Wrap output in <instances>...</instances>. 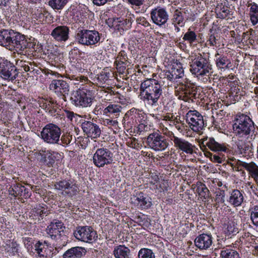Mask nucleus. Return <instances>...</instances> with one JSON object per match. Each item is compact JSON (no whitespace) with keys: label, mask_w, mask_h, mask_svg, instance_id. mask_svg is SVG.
I'll use <instances>...</instances> for the list:
<instances>
[{"label":"nucleus","mask_w":258,"mask_h":258,"mask_svg":"<svg viewBox=\"0 0 258 258\" xmlns=\"http://www.w3.org/2000/svg\"><path fill=\"white\" fill-rule=\"evenodd\" d=\"M164 90L163 82L153 78L147 79L140 85L141 99L152 106L156 105Z\"/></svg>","instance_id":"f257e3e1"},{"label":"nucleus","mask_w":258,"mask_h":258,"mask_svg":"<svg viewBox=\"0 0 258 258\" xmlns=\"http://www.w3.org/2000/svg\"><path fill=\"white\" fill-rule=\"evenodd\" d=\"M233 130L237 137L247 138L254 133V123L248 115L239 113L234 117Z\"/></svg>","instance_id":"f03ea898"},{"label":"nucleus","mask_w":258,"mask_h":258,"mask_svg":"<svg viewBox=\"0 0 258 258\" xmlns=\"http://www.w3.org/2000/svg\"><path fill=\"white\" fill-rule=\"evenodd\" d=\"M11 39L8 43L7 49L15 50L21 55L27 56L31 52L34 44L28 41L24 35L13 30Z\"/></svg>","instance_id":"7ed1b4c3"},{"label":"nucleus","mask_w":258,"mask_h":258,"mask_svg":"<svg viewBox=\"0 0 258 258\" xmlns=\"http://www.w3.org/2000/svg\"><path fill=\"white\" fill-rule=\"evenodd\" d=\"M190 71L198 76H205L211 73L212 65L208 58L201 54L191 59Z\"/></svg>","instance_id":"20e7f679"},{"label":"nucleus","mask_w":258,"mask_h":258,"mask_svg":"<svg viewBox=\"0 0 258 258\" xmlns=\"http://www.w3.org/2000/svg\"><path fill=\"white\" fill-rule=\"evenodd\" d=\"M93 100L92 92L86 89H79L71 94V102L77 107H90Z\"/></svg>","instance_id":"39448f33"},{"label":"nucleus","mask_w":258,"mask_h":258,"mask_svg":"<svg viewBox=\"0 0 258 258\" xmlns=\"http://www.w3.org/2000/svg\"><path fill=\"white\" fill-rule=\"evenodd\" d=\"M41 137L43 141L49 144H59L61 129L53 123L46 124L42 130Z\"/></svg>","instance_id":"423d86ee"},{"label":"nucleus","mask_w":258,"mask_h":258,"mask_svg":"<svg viewBox=\"0 0 258 258\" xmlns=\"http://www.w3.org/2000/svg\"><path fill=\"white\" fill-rule=\"evenodd\" d=\"M54 188L61 191L62 195L72 197L79 191L77 181L72 178L64 179L56 181L54 183Z\"/></svg>","instance_id":"0eeeda50"},{"label":"nucleus","mask_w":258,"mask_h":258,"mask_svg":"<svg viewBox=\"0 0 258 258\" xmlns=\"http://www.w3.org/2000/svg\"><path fill=\"white\" fill-rule=\"evenodd\" d=\"M79 43L87 46L95 45L100 40V34L95 30H79L76 34Z\"/></svg>","instance_id":"6e6552de"},{"label":"nucleus","mask_w":258,"mask_h":258,"mask_svg":"<svg viewBox=\"0 0 258 258\" xmlns=\"http://www.w3.org/2000/svg\"><path fill=\"white\" fill-rule=\"evenodd\" d=\"M113 161V153L106 148L97 149L93 157V162L97 167H103Z\"/></svg>","instance_id":"1a4fd4ad"},{"label":"nucleus","mask_w":258,"mask_h":258,"mask_svg":"<svg viewBox=\"0 0 258 258\" xmlns=\"http://www.w3.org/2000/svg\"><path fill=\"white\" fill-rule=\"evenodd\" d=\"M74 234L78 240L90 243L97 238L96 232L90 226H79L77 228Z\"/></svg>","instance_id":"9d476101"},{"label":"nucleus","mask_w":258,"mask_h":258,"mask_svg":"<svg viewBox=\"0 0 258 258\" xmlns=\"http://www.w3.org/2000/svg\"><path fill=\"white\" fill-rule=\"evenodd\" d=\"M147 142L149 147L156 151H162L168 146V143L161 134L154 132L147 137Z\"/></svg>","instance_id":"9b49d317"},{"label":"nucleus","mask_w":258,"mask_h":258,"mask_svg":"<svg viewBox=\"0 0 258 258\" xmlns=\"http://www.w3.org/2000/svg\"><path fill=\"white\" fill-rule=\"evenodd\" d=\"M18 74L13 63L7 60L0 59V75L3 79L12 81L16 79Z\"/></svg>","instance_id":"f8f14e48"},{"label":"nucleus","mask_w":258,"mask_h":258,"mask_svg":"<svg viewBox=\"0 0 258 258\" xmlns=\"http://www.w3.org/2000/svg\"><path fill=\"white\" fill-rule=\"evenodd\" d=\"M186 121L194 132H199L204 127L203 116L196 110H189L186 114Z\"/></svg>","instance_id":"ddd939ff"},{"label":"nucleus","mask_w":258,"mask_h":258,"mask_svg":"<svg viewBox=\"0 0 258 258\" xmlns=\"http://www.w3.org/2000/svg\"><path fill=\"white\" fill-rule=\"evenodd\" d=\"M200 147L203 151L208 147L209 149L214 152H224L228 153L230 150L224 144H220L217 142L213 137H205L201 139Z\"/></svg>","instance_id":"4468645a"},{"label":"nucleus","mask_w":258,"mask_h":258,"mask_svg":"<svg viewBox=\"0 0 258 258\" xmlns=\"http://www.w3.org/2000/svg\"><path fill=\"white\" fill-rule=\"evenodd\" d=\"M133 21L131 17H127L125 19L121 18L108 19L106 21V23L109 27H114L115 30L121 34L124 31L130 29Z\"/></svg>","instance_id":"2eb2a0df"},{"label":"nucleus","mask_w":258,"mask_h":258,"mask_svg":"<svg viewBox=\"0 0 258 258\" xmlns=\"http://www.w3.org/2000/svg\"><path fill=\"white\" fill-rule=\"evenodd\" d=\"M150 17L156 25L161 26L165 24L169 19V15L165 8L157 7L150 12Z\"/></svg>","instance_id":"dca6fc26"},{"label":"nucleus","mask_w":258,"mask_h":258,"mask_svg":"<svg viewBox=\"0 0 258 258\" xmlns=\"http://www.w3.org/2000/svg\"><path fill=\"white\" fill-rule=\"evenodd\" d=\"M168 135L171 141H173L174 146L176 149L182 151L187 154H192L194 152L195 146L185 139L179 138L175 136Z\"/></svg>","instance_id":"f3484780"},{"label":"nucleus","mask_w":258,"mask_h":258,"mask_svg":"<svg viewBox=\"0 0 258 258\" xmlns=\"http://www.w3.org/2000/svg\"><path fill=\"white\" fill-rule=\"evenodd\" d=\"M49 89L65 100L66 94H68L70 86L66 81L63 80H53L49 85Z\"/></svg>","instance_id":"a211bd4d"},{"label":"nucleus","mask_w":258,"mask_h":258,"mask_svg":"<svg viewBox=\"0 0 258 258\" xmlns=\"http://www.w3.org/2000/svg\"><path fill=\"white\" fill-rule=\"evenodd\" d=\"M70 28L66 25L56 26L51 32L50 35L57 42L64 43L69 39Z\"/></svg>","instance_id":"6ab92c4d"},{"label":"nucleus","mask_w":258,"mask_h":258,"mask_svg":"<svg viewBox=\"0 0 258 258\" xmlns=\"http://www.w3.org/2000/svg\"><path fill=\"white\" fill-rule=\"evenodd\" d=\"M64 229V226L61 221L54 220L47 226L46 232L52 239L57 240L60 238L61 233L63 232Z\"/></svg>","instance_id":"aec40b11"},{"label":"nucleus","mask_w":258,"mask_h":258,"mask_svg":"<svg viewBox=\"0 0 258 258\" xmlns=\"http://www.w3.org/2000/svg\"><path fill=\"white\" fill-rule=\"evenodd\" d=\"M35 249L40 258H51L53 256V248L46 241L43 242L38 241L35 244Z\"/></svg>","instance_id":"412c9836"},{"label":"nucleus","mask_w":258,"mask_h":258,"mask_svg":"<svg viewBox=\"0 0 258 258\" xmlns=\"http://www.w3.org/2000/svg\"><path fill=\"white\" fill-rule=\"evenodd\" d=\"M83 132L88 137L96 138L101 134V130L96 123L90 121H84L81 124Z\"/></svg>","instance_id":"4be33fe9"},{"label":"nucleus","mask_w":258,"mask_h":258,"mask_svg":"<svg viewBox=\"0 0 258 258\" xmlns=\"http://www.w3.org/2000/svg\"><path fill=\"white\" fill-rule=\"evenodd\" d=\"M38 154L41 157L40 161L48 167H52L56 160L57 157L60 156L57 152L43 150L39 151Z\"/></svg>","instance_id":"5701e85b"},{"label":"nucleus","mask_w":258,"mask_h":258,"mask_svg":"<svg viewBox=\"0 0 258 258\" xmlns=\"http://www.w3.org/2000/svg\"><path fill=\"white\" fill-rule=\"evenodd\" d=\"M194 242L196 246L200 249L207 250L212 245L213 237L210 234H201L195 238Z\"/></svg>","instance_id":"b1692460"},{"label":"nucleus","mask_w":258,"mask_h":258,"mask_svg":"<svg viewBox=\"0 0 258 258\" xmlns=\"http://www.w3.org/2000/svg\"><path fill=\"white\" fill-rule=\"evenodd\" d=\"M87 251L85 248L76 246L67 250L62 255L63 258H80L85 255Z\"/></svg>","instance_id":"393cba45"},{"label":"nucleus","mask_w":258,"mask_h":258,"mask_svg":"<svg viewBox=\"0 0 258 258\" xmlns=\"http://www.w3.org/2000/svg\"><path fill=\"white\" fill-rule=\"evenodd\" d=\"M122 107L118 104L110 103L103 109V114L111 116L112 118L118 117L121 112Z\"/></svg>","instance_id":"a878e982"},{"label":"nucleus","mask_w":258,"mask_h":258,"mask_svg":"<svg viewBox=\"0 0 258 258\" xmlns=\"http://www.w3.org/2000/svg\"><path fill=\"white\" fill-rule=\"evenodd\" d=\"M216 66L220 70L229 69L232 67V64L230 60L227 56L220 55L219 53L215 54Z\"/></svg>","instance_id":"bb28decb"},{"label":"nucleus","mask_w":258,"mask_h":258,"mask_svg":"<svg viewBox=\"0 0 258 258\" xmlns=\"http://www.w3.org/2000/svg\"><path fill=\"white\" fill-rule=\"evenodd\" d=\"M243 200V194L239 190L234 189L230 194L228 202L234 207H236L241 205Z\"/></svg>","instance_id":"cd10ccee"},{"label":"nucleus","mask_w":258,"mask_h":258,"mask_svg":"<svg viewBox=\"0 0 258 258\" xmlns=\"http://www.w3.org/2000/svg\"><path fill=\"white\" fill-rule=\"evenodd\" d=\"M134 203L137 205L141 209H147L150 208L152 205L149 199L144 196L142 192L139 194L134 198Z\"/></svg>","instance_id":"c85d7f7f"},{"label":"nucleus","mask_w":258,"mask_h":258,"mask_svg":"<svg viewBox=\"0 0 258 258\" xmlns=\"http://www.w3.org/2000/svg\"><path fill=\"white\" fill-rule=\"evenodd\" d=\"M30 217L32 219L38 220L42 219L44 214L47 215L48 211L43 207L40 205H36L30 212Z\"/></svg>","instance_id":"c756f323"},{"label":"nucleus","mask_w":258,"mask_h":258,"mask_svg":"<svg viewBox=\"0 0 258 258\" xmlns=\"http://www.w3.org/2000/svg\"><path fill=\"white\" fill-rule=\"evenodd\" d=\"M113 254L115 258H130V250L124 245H119L114 247Z\"/></svg>","instance_id":"7c9ffc66"},{"label":"nucleus","mask_w":258,"mask_h":258,"mask_svg":"<svg viewBox=\"0 0 258 258\" xmlns=\"http://www.w3.org/2000/svg\"><path fill=\"white\" fill-rule=\"evenodd\" d=\"M13 31L7 29L0 30V45L7 48L8 43L11 38Z\"/></svg>","instance_id":"2f4dec72"},{"label":"nucleus","mask_w":258,"mask_h":258,"mask_svg":"<svg viewBox=\"0 0 258 258\" xmlns=\"http://www.w3.org/2000/svg\"><path fill=\"white\" fill-rule=\"evenodd\" d=\"M197 192L198 193L199 196L201 199L207 200L210 197V191L206 185L202 182L198 181L197 183Z\"/></svg>","instance_id":"473e14b6"},{"label":"nucleus","mask_w":258,"mask_h":258,"mask_svg":"<svg viewBox=\"0 0 258 258\" xmlns=\"http://www.w3.org/2000/svg\"><path fill=\"white\" fill-rule=\"evenodd\" d=\"M221 258H241L239 253L230 248L223 249L220 252Z\"/></svg>","instance_id":"72a5a7b5"},{"label":"nucleus","mask_w":258,"mask_h":258,"mask_svg":"<svg viewBox=\"0 0 258 258\" xmlns=\"http://www.w3.org/2000/svg\"><path fill=\"white\" fill-rule=\"evenodd\" d=\"M243 168L250 174L251 177L254 179L258 173V166L254 162H245L244 164Z\"/></svg>","instance_id":"f704fd0d"},{"label":"nucleus","mask_w":258,"mask_h":258,"mask_svg":"<svg viewBox=\"0 0 258 258\" xmlns=\"http://www.w3.org/2000/svg\"><path fill=\"white\" fill-rule=\"evenodd\" d=\"M215 12L217 18L223 19L228 17L230 13V11L228 8L223 6L222 4L216 7Z\"/></svg>","instance_id":"c9c22d12"},{"label":"nucleus","mask_w":258,"mask_h":258,"mask_svg":"<svg viewBox=\"0 0 258 258\" xmlns=\"http://www.w3.org/2000/svg\"><path fill=\"white\" fill-rule=\"evenodd\" d=\"M25 190L24 186L20 184L16 183L10 187L9 189V194L11 196L17 197L21 196L23 190Z\"/></svg>","instance_id":"e433bc0d"},{"label":"nucleus","mask_w":258,"mask_h":258,"mask_svg":"<svg viewBox=\"0 0 258 258\" xmlns=\"http://www.w3.org/2000/svg\"><path fill=\"white\" fill-rule=\"evenodd\" d=\"M172 20L173 25H178L180 27H183L185 25L182 13L177 10L174 12Z\"/></svg>","instance_id":"4c0bfd02"},{"label":"nucleus","mask_w":258,"mask_h":258,"mask_svg":"<svg viewBox=\"0 0 258 258\" xmlns=\"http://www.w3.org/2000/svg\"><path fill=\"white\" fill-rule=\"evenodd\" d=\"M182 39L187 42L190 45L197 42V35L195 31L189 28L187 31L184 34Z\"/></svg>","instance_id":"58836bf2"},{"label":"nucleus","mask_w":258,"mask_h":258,"mask_svg":"<svg viewBox=\"0 0 258 258\" xmlns=\"http://www.w3.org/2000/svg\"><path fill=\"white\" fill-rule=\"evenodd\" d=\"M250 18L253 25L258 23V6L255 3L250 4Z\"/></svg>","instance_id":"ea45409f"},{"label":"nucleus","mask_w":258,"mask_h":258,"mask_svg":"<svg viewBox=\"0 0 258 258\" xmlns=\"http://www.w3.org/2000/svg\"><path fill=\"white\" fill-rule=\"evenodd\" d=\"M70 0H50L48 5L54 10H62Z\"/></svg>","instance_id":"a19ab883"},{"label":"nucleus","mask_w":258,"mask_h":258,"mask_svg":"<svg viewBox=\"0 0 258 258\" xmlns=\"http://www.w3.org/2000/svg\"><path fill=\"white\" fill-rule=\"evenodd\" d=\"M171 70L172 75L174 76L176 80L182 78L184 76V71L180 63L173 65Z\"/></svg>","instance_id":"79ce46f5"},{"label":"nucleus","mask_w":258,"mask_h":258,"mask_svg":"<svg viewBox=\"0 0 258 258\" xmlns=\"http://www.w3.org/2000/svg\"><path fill=\"white\" fill-rule=\"evenodd\" d=\"M56 102L52 99L44 100L40 103V106L49 112L55 110V107H56Z\"/></svg>","instance_id":"37998d69"},{"label":"nucleus","mask_w":258,"mask_h":258,"mask_svg":"<svg viewBox=\"0 0 258 258\" xmlns=\"http://www.w3.org/2000/svg\"><path fill=\"white\" fill-rule=\"evenodd\" d=\"M225 227L226 232L229 234H235L238 232L237 224L232 220H229Z\"/></svg>","instance_id":"c03bdc74"},{"label":"nucleus","mask_w":258,"mask_h":258,"mask_svg":"<svg viewBox=\"0 0 258 258\" xmlns=\"http://www.w3.org/2000/svg\"><path fill=\"white\" fill-rule=\"evenodd\" d=\"M33 15L35 16V18L42 22L45 21V19L48 17H50V14L47 11L42 10H38Z\"/></svg>","instance_id":"a18cd8bd"},{"label":"nucleus","mask_w":258,"mask_h":258,"mask_svg":"<svg viewBox=\"0 0 258 258\" xmlns=\"http://www.w3.org/2000/svg\"><path fill=\"white\" fill-rule=\"evenodd\" d=\"M139 258H155V255L152 250L148 248H142L138 253Z\"/></svg>","instance_id":"49530a36"},{"label":"nucleus","mask_w":258,"mask_h":258,"mask_svg":"<svg viewBox=\"0 0 258 258\" xmlns=\"http://www.w3.org/2000/svg\"><path fill=\"white\" fill-rule=\"evenodd\" d=\"M115 61L123 63L125 65H130L131 64L127 56V54L124 50H121L119 52Z\"/></svg>","instance_id":"de8ad7c7"},{"label":"nucleus","mask_w":258,"mask_h":258,"mask_svg":"<svg viewBox=\"0 0 258 258\" xmlns=\"http://www.w3.org/2000/svg\"><path fill=\"white\" fill-rule=\"evenodd\" d=\"M72 140V136L68 133H63L59 138V144L62 146L68 145Z\"/></svg>","instance_id":"09e8293b"},{"label":"nucleus","mask_w":258,"mask_h":258,"mask_svg":"<svg viewBox=\"0 0 258 258\" xmlns=\"http://www.w3.org/2000/svg\"><path fill=\"white\" fill-rule=\"evenodd\" d=\"M185 90V101H187L189 99H192V98H196L197 92L194 87H190L186 85V89Z\"/></svg>","instance_id":"8fccbe9b"},{"label":"nucleus","mask_w":258,"mask_h":258,"mask_svg":"<svg viewBox=\"0 0 258 258\" xmlns=\"http://www.w3.org/2000/svg\"><path fill=\"white\" fill-rule=\"evenodd\" d=\"M250 219L252 223L258 226V206H255L250 209Z\"/></svg>","instance_id":"3c124183"},{"label":"nucleus","mask_w":258,"mask_h":258,"mask_svg":"<svg viewBox=\"0 0 258 258\" xmlns=\"http://www.w3.org/2000/svg\"><path fill=\"white\" fill-rule=\"evenodd\" d=\"M205 156L210 158L211 160L215 163H221L224 161L223 156H220L217 154H213L209 152L205 153Z\"/></svg>","instance_id":"603ef678"},{"label":"nucleus","mask_w":258,"mask_h":258,"mask_svg":"<svg viewBox=\"0 0 258 258\" xmlns=\"http://www.w3.org/2000/svg\"><path fill=\"white\" fill-rule=\"evenodd\" d=\"M175 91L178 92L179 95V98L185 100V90L186 89V85L184 84H180L177 87H176Z\"/></svg>","instance_id":"864d4df0"},{"label":"nucleus","mask_w":258,"mask_h":258,"mask_svg":"<svg viewBox=\"0 0 258 258\" xmlns=\"http://www.w3.org/2000/svg\"><path fill=\"white\" fill-rule=\"evenodd\" d=\"M114 65L116 66V70L119 74H123L126 70V67L129 65H125L123 63L118 61L114 62Z\"/></svg>","instance_id":"5fc2aeb1"},{"label":"nucleus","mask_w":258,"mask_h":258,"mask_svg":"<svg viewBox=\"0 0 258 258\" xmlns=\"http://www.w3.org/2000/svg\"><path fill=\"white\" fill-rule=\"evenodd\" d=\"M245 163V162H243L240 160H237L235 163H233L232 164V167L236 171H240L242 170L244 166L243 165Z\"/></svg>","instance_id":"6e6d98bb"},{"label":"nucleus","mask_w":258,"mask_h":258,"mask_svg":"<svg viewBox=\"0 0 258 258\" xmlns=\"http://www.w3.org/2000/svg\"><path fill=\"white\" fill-rule=\"evenodd\" d=\"M136 22L138 24L141 25L146 27H150L151 26L150 23L144 17H140L137 18Z\"/></svg>","instance_id":"4d7b16f0"},{"label":"nucleus","mask_w":258,"mask_h":258,"mask_svg":"<svg viewBox=\"0 0 258 258\" xmlns=\"http://www.w3.org/2000/svg\"><path fill=\"white\" fill-rule=\"evenodd\" d=\"M38 70L35 68V66L31 62H28L27 68L25 67V72H30L33 73L34 74H37Z\"/></svg>","instance_id":"13d9d810"},{"label":"nucleus","mask_w":258,"mask_h":258,"mask_svg":"<svg viewBox=\"0 0 258 258\" xmlns=\"http://www.w3.org/2000/svg\"><path fill=\"white\" fill-rule=\"evenodd\" d=\"M218 39L216 38V37L214 34H211L209 36L208 40L207 42H208V44L211 46H214L217 45V41Z\"/></svg>","instance_id":"bf43d9fd"},{"label":"nucleus","mask_w":258,"mask_h":258,"mask_svg":"<svg viewBox=\"0 0 258 258\" xmlns=\"http://www.w3.org/2000/svg\"><path fill=\"white\" fill-rule=\"evenodd\" d=\"M85 7H86L85 5L76 3L75 4H72L70 9L75 12V11H80L82 10L83 8H84Z\"/></svg>","instance_id":"052dcab7"},{"label":"nucleus","mask_w":258,"mask_h":258,"mask_svg":"<svg viewBox=\"0 0 258 258\" xmlns=\"http://www.w3.org/2000/svg\"><path fill=\"white\" fill-rule=\"evenodd\" d=\"M23 239L24 244L27 249H29L32 247L33 240L32 238L24 237Z\"/></svg>","instance_id":"680f3d73"},{"label":"nucleus","mask_w":258,"mask_h":258,"mask_svg":"<svg viewBox=\"0 0 258 258\" xmlns=\"http://www.w3.org/2000/svg\"><path fill=\"white\" fill-rule=\"evenodd\" d=\"M103 122L104 124L110 126H116L118 124V121L116 120H113L112 119H105Z\"/></svg>","instance_id":"e2e57ef3"},{"label":"nucleus","mask_w":258,"mask_h":258,"mask_svg":"<svg viewBox=\"0 0 258 258\" xmlns=\"http://www.w3.org/2000/svg\"><path fill=\"white\" fill-rule=\"evenodd\" d=\"M127 1L132 5L139 7L143 5L145 2V0H127Z\"/></svg>","instance_id":"0e129e2a"},{"label":"nucleus","mask_w":258,"mask_h":258,"mask_svg":"<svg viewBox=\"0 0 258 258\" xmlns=\"http://www.w3.org/2000/svg\"><path fill=\"white\" fill-rule=\"evenodd\" d=\"M110 76V73L106 71H102L99 75L98 78L102 80H107Z\"/></svg>","instance_id":"69168bd1"},{"label":"nucleus","mask_w":258,"mask_h":258,"mask_svg":"<svg viewBox=\"0 0 258 258\" xmlns=\"http://www.w3.org/2000/svg\"><path fill=\"white\" fill-rule=\"evenodd\" d=\"M165 78L171 82H174L176 81L174 77L172 75L171 70L167 71L165 74Z\"/></svg>","instance_id":"338daca9"},{"label":"nucleus","mask_w":258,"mask_h":258,"mask_svg":"<svg viewBox=\"0 0 258 258\" xmlns=\"http://www.w3.org/2000/svg\"><path fill=\"white\" fill-rule=\"evenodd\" d=\"M138 129L140 132H147L149 129V126L143 123H140L138 125Z\"/></svg>","instance_id":"774afa93"}]
</instances>
